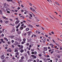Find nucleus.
<instances>
[{
    "instance_id": "1",
    "label": "nucleus",
    "mask_w": 62,
    "mask_h": 62,
    "mask_svg": "<svg viewBox=\"0 0 62 62\" xmlns=\"http://www.w3.org/2000/svg\"><path fill=\"white\" fill-rule=\"evenodd\" d=\"M31 58H32L33 59L34 58H36L37 57L36 56H34V55H32L30 56Z\"/></svg>"
},
{
    "instance_id": "2",
    "label": "nucleus",
    "mask_w": 62,
    "mask_h": 62,
    "mask_svg": "<svg viewBox=\"0 0 62 62\" xmlns=\"http://www.w3.org/2000/svg\"><path fill=\"white\" fill-rule=\"evenodd\" d=\"M32 33V32L31 31H28L27 33L28 34V36H30L31 35V34Z\"/></svg>"
},
{
    "instance_id": "3",
    "label": "nucleus",
    "mask_w": 62,
    "mask_h": 62,
    "mask_svg": "<svg viewBox=\"0 0 62 62\" xmlns=\"http://www.w3.org/2000/svg\"><path fill=\"white\" fill-rule=\"evenodd\" d=\"M30 9L31 10H32L33 11H35V10L32 7H31L30 8Z\"/></svg>"
},
{
    "instance_id": "4",
    "label": "nucleus",
    "mask_w": 62,
    "mask_h": 62,
    "mask_svg": "<svg viewBox=\"0 0 62 62\" xmlns=\"http://www.w3.org/2000/svg\"><path fill=\"white\" fill-rule=\"evenodd\" d=\"M12 51V50H11V48H9L7 50V52H11Z\"/></svg>"
},
{
    "instance_id": "5",
    "label": "nucleus",
    "mask_w": 62,
    "mask_h": 62,
    "mask_svg": "<svg viewBox=\"0 0 62 62\" xmlns=\"http://www.w3.org/2000/svg\"><path fill=\"white\" fill-rule=\"evenodd\" d=\"M19 22L20 20H17L16 21V22H15V23H16V24H18V23H19Z\"/></svg>"
},
{
    "instance_id": "6",
    "label": "nucleus",
    "mask_w": 62,
    "mask_h": 62,
    "mask_svg": "<svg viewBox=\"0 0 62 62\" xmlns=\"http://www.w3.org/2000/svg\"><path fill=\"white\" fill-rule=\"evenodd\" d=\"M31 58V59H30L29 60V62H31V61H32L33 60V58Z\"/></svg>"
},
{
    "instance_id": "7",
    "label": "nucleus",
    "mask_w": 62,
    "mask_h": 62,
    "mask_svg": "<svg viewBox=\"0 0 62 62\" xmlns=\"http://www.w3.org/2000/svg\"><path fill=\"white\" fill-rule=\"evenodd\" d=\"M4 8H7V5H6V3H5L4 4Z\"/></svg>"
},
{
    "instance_id": "8",
    "label": "nucleus",
    "mask_w": 62,
    "mask_h": 62,
    "mask_svg": "<svg viewBox=\"0 0 62 62\" xmlns=\"http://www.w3.org/2000/svg\"><path fill=\"white\" fill-rule=\"evenodd\" d=\"M18 48H16L15 49V50L14 51L15 52H18Z\"/></svg>"
},
{
    "instance_id": "9",
    "label": "nucleus",
    "mask_w": 62,
    "mask_h": 62,
    "mask_svg": "<svg viewBox=\"0 0 62 62\" xmlns=\"http://www.w3.org/2000/svg\"><path fill=\"white\" fill-rule=\"evenodd\" d=\"M44 51H47V47H44Z\"/></svg>"
},
{
    "instance_id": "10",
    "label": "nucleus",
    "mask_w": 62,
    "mask_h": 62,
    "mask_svg": "<svg viewBox=\"0 0 62 62\" xmlns=\"http://www.w3.org/2000/svg\"><path fill=\"white\" fill-rule=\"evenodd\" d=\"M42 40H43V41H46V39L45 38H44L43 39H42Z\"/></svg>"
},
{
    "instance_id": "11",
    "label": "nucleus",
    "mask_w": 62,
    "mask_h": 62,
    "mask_svg": "<svg viewBox=\"0 0 62 62\" xmlns=\"http://www.w3.org/2000/svg\"><path fill=\"white\" fill-rule=\"evenodd\" d=\"M5 58V56H4L2 55L1 57V58L2 59H4Z\"/></svg>"
},
{
    "instance_id": "12",
    "label": "nucleus",
    "mask_w": 62,
    "mask_h": 62,
    "mask_svg": "<svg viewBox=\"0 0 62 62\" xmlns=\"http://www.w3.org/2000/svg\"><path fill=\"white\" fill-rule=\"evenodd\" d=\"M20 52L21 53H22L23 52H24V50L23 49H21L20 50Z\"/></svg>"
},
{
    "instance_id": "13",
    "label": "nucleus",
    "mask_w": 62,
    "mask_h": 62,
    "mask_svg": "<svg viewBox=\"0 0 62 62\" xmlns=\"http://www.w3.org/2000/svg\"><path fill=\"white\" fill-rule=\"evenodd\" d=\"M17 33L18 34L20 35V34L21 33V31H18L17 32Z\"/></svg>"
},
{
    "instance_id": "14",
    "label": "nucleus",
    "mask_w": 62,
    "mask_h": 62,
    "mask_svg": "<svg viewBox=\"0 0 62 62\" xmlns=\"http://www.w3.org/2000/svg\"><path fill=\"white\" fill-rule=\"evenodd\" d=\"M36 33H38V34H40V32H39L38 31H36Z\"/></svg>"
},
{
    "instance_id": "15",
    "label": "nucleus",
    "mask_w": 62,
    "mask_h": 62,
    "mask_svg": "<svg viewBox=\"0 0 62 62\" xmlns=\"http://www.w3.org/2000/svg\"><path fill=\"white\" fill-rule=\"evenodd\" d=\"M4 39H5V40H6L7 41H8V40L7 39V38H4Z\"/></svg>"
},
{
    "instance_id": "16",
    "label": "nucleus",
    "mask_w": 62,
    "mask_h": 62,
    "mask_svg": "<svg viewBox=\"0 0 62 62\" xmlns=\"http://www.w3.org/2000/svg\"><path fill=\"white\" fill-rule=\"evenodd\" d=\"M15 40H19V39L17 38H15Z\"/></svg>"
},
{
    "instance_id": "17",
    "label": "nucleus",
    "mask_w": 62,
    "mask_h": 62,
    "mask_svg": "<svg viewBox=\"0 0 62 62\" xmlns=\"http://www.w3.org/2000/svg\"><path fill=\"white\" fill-rule=\"evenodd\" d=\"M55 52H57V53H60V51H58V50H56Z\"/></svg>"
},
{
    "instance_id": "18",
    "label": "nucleus",
    "mask_w": 62,
    "mask_h": 62,
    "mask_svg": "<svg viewBox=\"0 0 62 62\" xmlns=\"http://www.w3.org/2000/svg\"><path fill=\"white\" fill-rule=\"evenodd\" d=\"M23 40L24 41V42L25 43V41L26 40V39L24 38L23 39Z\"/></svg>"
},
{
    "instance_id": "19",
    "label": "nucleus",
    "mask_w": 62,
    "mask_h": 62,
    "mask_svg": "<svg viewBox=\"0 0 62 62\" xmlns=\"http://www.w3.org/2000/svg\"><path fill=\"white\" fill-rule=\"evenodd\" d=\"M55 3L57 4V5H58V6H60V4H59V3H57V2H55Z\"/></svg>"
},
{
    "instance_id": "20",
    "label": "nucleus",
    "mask_w": 62,
    "mask_h": 62,
    "mask_svg": "<svg viewBox=\"0 0 62 62\" xmlns=\"http://www.w3.org/2000/svg\"><path fill=\"white\" fill-rule=\"evenodd\" d=\"M15 31V30L14 29L12 30V31H11V32H14Z\"/></svg>"
},
{
    "instance_id": "21",
    "label": "nucleus",
    "mask_w": 62,
    "mask_h": 62,
    "mask_svg": "<svg viewBox=\"0 0 62 62\" xmlns=\"http://www.w3.org/2000/svg\"><path fill=\"white\" fill-rule=\"evenodd\" d=\"M45 60H46L45 61H47V60H47V59H43V60L44 61H45Z\"/></svg>"
},
{
    "instance_id": "22",
    "label": "nucleus",
    "mask_w": 62,
    "mask_h": 62,
    "mask_svg": "<svg viewBox=\"0 0 62 62\" xmlns=\"http://www.w3.org/2000/svg\"><path fill=\"white\" fill-rule=\"evenodd\" d=\"M16 54H17V55H18L19 54V53L18 52H16Z\"/></svg>"
},
{
    "instance_id": "23",
    "label": "nucleus",
    "mask_w": 62,
    "mask_h": 62,
    "mask_svg": "<svg viewBox=\"0 0 62 62\" xmlns=\"http://www.w3.org/2000/svg\"><path fill=\"white\" fill-rule=\"evenodd\" d=\"M36 61L37 62H39V59H37Z\"/></svg>"
},
{
    "instance_id": "24",
    "label": "nucleus",
    "mask_w": 62,
    "mask_h": 62,
    "mask_svg": "<svg viewBox=\"0 0 62 62\" xmlns=\"http://www.w3.org/2000/svg\"><path fill=\"white\" fill-rule=\"evenodd\" d=\"M0 14L2 15V11L1 10H0Z\"/></svg>"
},
{
    "instance_id": "25",
    "label": "nucleus",
    "mask_w": 62,
    "mask_h": 62,
    "mask_svg": "<svg viewBox=\"0 0 62 62\" xmlns=\"http://www.w3.org/2000/svg\"><path fill=\"white\" fill-rule=\"evenodd\" d=\"M15 57H17V59H19V57H17V55H15Z\"/></svg>"
},
{
    "instance_id": "26",
    "label": "nucleus",
    "mask_w": 62,
    "mask_h": 62,
    "mask_svg": "<svg viewBox=\"0 0 62 62\" xmlns=\"http://www.w3.org/2000/svg\"><path fill=\"white\" fill-rule=\"evenodd\" d=\"M20 29L21 30H23V27H20Z\"/></svg>"
},
{
    "instance_id": "27",
    "label": "nucleus",
    "mask_w": 62,
    "mask_h": 62,
    "mask_svg": "<svg viewBox=\"0 0 62 62\" xmlns=\"http://www.w3.org/2000/svg\"><path fill=\"white\" fill-rule=\"evenodd\" d=\"M29 26H30V27H31L32 28H33V26H31V25H29Z\"/></svg>"
},
{
    "instance_id": "28",
    "label": "nucleus",
    "mask_w": 62,
    "mask_h": 62,
    "mask_svg": "<svg viewBox=\"0 0 62 62\" xmlns=\"http://www.w3.org/2000/svg\"><path fill=\"white\" fill-rule=\"evenodd\" d=\"M29 30V28H27L26 29V31H28Z\"/></svg>"
},
{
    "instance_id": "29",
    "label": "nucleus",
    "mask_w": 62,
    "mask_h": 62,
    "mask_svg": "<svg viewBox=\"0 0 62 62\" xmlns=\"http://www.w3.org/2000/svg\"><path fill=\"white\" fill-rule=\"evenodd\" d=\"M30 16V17H32V14H29Z\"/></svg>"
},
{
    "instance_id": "30",
    "label": "nucleus",
    "mask_w": 62,
    "mask_h": 62,
    "mask_svg": "<svg viewBox=\"0 0 62 62\" xmlns=\"http://www.w3.org/2000/svg\"><path fill=\"white\" fill-rule=\"evenodd\" d=\"M38 55L39 57H41L42 56L41 54H39Z\"/></svg>"
},
{
    "instance_id": "31",
    "label": "nucleus",
    "mask_w": 62,
    "mask_h": 62,
    "mask_svg": "<svg viewBox=\"0 0 62 62\" xmlns=\"http://www.w3.org/2000/svg\"><path fill=\"white\" fill-rule=\"evenodd\" d=\"M23 58H24V57H23V56H22L21 57V59L22 60H23Z\"/></svg>"
},
{
    "instance_id": "32",
    "label": "nucleus",
    "mask_w": 62,
    "mask_h": 62,
    "mask_svg": "<svg viewBox=\"0 0 62 62\" xmlns=\"http://www.w3.org/2000/svg\"><path fill=\"white\" fill-rule=\"evenodd\" d=\"M15 43L16 44H17V45L18 44V43L17 41H16Z\"/></svg>"
},
{
    "instance_id": "33",
    "label": "nucleus",
    "mask_w": 62,
    "mask_h": 62,
    "mask_svg": "<svg viewBox=\"0 0 62 62\" xmlns=\"http://www.w3.org/2000/svg\"><path fill=\"white\" fill-rule=\"evenodd\" d=\"M8 21H5V23H8Z\"/></svg>"
},
{
    "instance_id": "34",
    "label": "nucleus",
    "mask_w": 62,
    "mask_h": 62,
    "mask_svg": "<svg viewBox=\"0 0 62 62\" xmlns=\"http://www.w3.org/2000/svg\"><path fill=\"white\" fill-rule=\"evenodd\" d=\"M20 25H21V23H19L18 24V26L19 27L20 26Z\"/></svg>"
},
{
    "instance_id": "35",
    "label": "nucleus",
    "mask_w": 62,
    "mask_h": 62,
    "mask_svg": "<svg viewBox=\"0 0 62 62\" xmlns=\"http://www.w3.org/2000/svg\"><path fill=\"white\" fill-rule=\"evenodd\" d=\"M19 62H22V59H21V60H20L19 61Z\"/></svg>"
},
{
    "instance_id": "36",
    "label": "nucleus",
    "mask_w": 62,
    "mask_h": 62,
    "mask_svg": "<svg viewBox=\"0 0 62 62\" xmlns=\"http://www.w3.org/2000/svg\"><path fill=\"white\" fill-rule=\"evenodd\" d=\"M62 47L60 46V50H62Z\"/></svg>"
},
{
    "instance_id": "37",
    "label": "nucleus",
    "mask_w": 62,
    "mask_h": 62,
    "mask_svg": "<svg viewBox=\"0 0 62 62\" xmlns=\"http://www.w3.org/2000/svg\"><path fill=\"white\" fill-rule=\"evenodd\" d=\"M27 53L28 54H30V53H29V51H28L27 52Z\"/></svg>"
},
{
    "instance_id": "38",
    "label": "nucleus",
    "mask_w": 62,
    "mask_h": 62,
    "mask_svg": "<svg viewBox=\"0 0 62 62\" xmlns=\"http://www.w3.org/2000/svg\"><path fill=\"white\" fill-rule=\"evenodd\" d=\"M27 21H28L29 22H31V21L29 20L28 19H27Z\"/></svg>"
},
{
    "instance_id": "39",
    "label": "nucleus",
    "mask_w": 62,
    "mask_h": 62,
    "mask_svg": "<svg viewBox=\"0 0 62 62\" xmlns=\"http://www.w3.org/2000/svg\"><path fill=\"white\" fill-rule=\"evenodd\" d=\"M11 38H12V39H13V38H14V36H12L11 37Z\"/></svg>"
},
{
    "instance_id": "40",
    "label": "nucleus",
    "mask_w": 62,
    "mask_h": 62,
    "mask_svg": "<svg viewBox=\"0 0 62 62\" xmlns=\"http://www.w3.org/2000/svg\"><path fill=\"white\" fill-rule=\"evenodd\" d=\"M29 4L30 5V6H32V4L30 3H29Z\"/></svg>"
},
{
    "instance_id": "41",
    "label": "nucleus",
    "mask_w": 62,
    "mask_h": 62,
    "mask_svg": "<svg viewBox=\"0 0 62 62\" xmlns=\"http://www.w3.org/2000/svg\"><path fill=\"white\" fill-rule=\"evenodd\" d=\"M11 42H12V43H13V42H14V41L13 40H12Z\"/></svg>"
},
{
    "instance_id": "42",
    "label": "nucleus",
    "mask_w": 62,
    "mask_h": 62,
    "mask_svg": "<svg viewBox=\"0 0 62 62\" xmlns=\"http://www.w3.org/2000/svg\"><path fill=\"white\" fill-rule=\"evenodd\" d=\"M30 48H31L32 47V46H31V45H30L29 46Z\"/></svg>"
},
{
    "instance_id": "43",
    "label": "nucleus",
    "mask_w": 62,
    "mask_h": 62,
    "mask_svg": "<svg viewBox=\"0 0 62 62\" xmlns=\"http://www.w3.org/2000/svg\"><path fill=\"white\" fill-rule=\"evenodd\" d=\"M23 46H21V47L22 48H23Z\"/></svg>"
},
{
    "instance_id": "44",
    "label": "nucleus",
    "mask_w": 62,
    "mask_h": 62,
    "mask_svg": "<svg viewBox=\"0 0 62 62\" xmlns=\"http://www.w3.org/2000/svg\"><path fill=\"white\" fill-rule=\"evenodd\" d=\"M0 21L1 23H3V21L2 20H1Z\"/></svg>"
},
{
    "instance_id": "45",
    "label": "nucleus",
    "mask_w": 62,
    "mask_h": 62,
    "mask_svg": "<svg viewBox=\"0 0 62 62\" xmlns=\"http://www.w3.org/2000/svg\"><path fill=\"white\" fill-rule=\"evenodd\" d=\"M55 60L56 61H58V59H55Z\"/></svg>"
},
{
    "instance_id": "46",
    "label": "nucleus",
    "mask_w": 62,
    "mask_h": 62,
    "mask_svg": "<svg viewBox=\"0 0 62 62\" xmlns=\"http://www.w3.org/2000/svg\"><path fill=\"white\" fill-rule=\"evenodd\" d=\"M20 8H20V7H18L17 8V9L18 10H19V9H20Z\"/></svg>"
},
{
    "instance_id": "47",
    "label": "nucleus",
    "mask_w": 62,
    "mask_h": 62,
    "mask_svg": "<svg viewBox=\"0 0 62 62\" xmlns=\"http://www.w3.org/2000/svg\"><path fill=\"white\" fill-rule=\"evenodd\" d=\"M12 48H14V45H12Z\"/></svg>"
},
{
    "instance_id": "48",
    "label": "nucleus",
    "mask_w": 62,
    "mask_h": 62,
    "mask_svg": "<svg viewBox=\"0 0 62 62\" xmlns=\"http://www.w3.org/2000/svg\"><path fill=\"white\" fill-rule=\"evenodd\" d=\"M19 27L18 26H17L16 27V28L17 29H18V27Z\"/></svg>"
},
{
    "instance_id": "49",
    "label": "nucleus",
    "mask_w": 62,
    "mask_h": 62,
    "mask_svg": "<svg viewBox=\"0 0 62 62\" xmlns=\"http://www.w3.org/2000/svg\"><path fill=\"white\" fill-rule=\"evenodd\" d=\"M29 44L28 43H27L26 44V45H27V46H29Z\"/></svg>"
},
{
    "instance_id": "50",
    "label": "nucleus",
    "mask_w": 62,
    "mask_h": 62,
    "mask_svg": "<svg viewBox=\"0 0 62 62\" xmlns=\"http://www.w3.org/2000/svg\"><path fill=\"white\" fill-rule=\"evenodd\" d=\"M12 59L13 60H15V58H14V57L12 58Z\"/></svg>"
},
{
    "instance_id": "51",
    "label": "nucleus",
    "mask_w": 62,
    "mask_h": 62,
    "mask_svg": "<svg viewBox=\"0 0 62 62\" xmlns=\"http://www.w3.org/2000/svg\"><path fill=\"white\" fill-rule=\"evenodd\" d=\"M50 59H51L50 58H47V60H50Z\"/></svg>"
},
{
    "instance_id": "52",
    "label": "nucleus",
    "mask_w": 62,
    "mask_h": 62,
    "mask_svg": "<svg viewBox=\"0 0 62 62\" xmlns=\"http://www.w3.org/2000/svg\"><path fill=\"white\" fill-rule=\"evenodd\" d=\"M0 40H1V41H2V42L3 41V39H0Z\"/></svg>"
},
{
    "instance_id": "53",
    "label": "nucleus",
    "mask_w": 62,
    "mask_h": 62,
    "mask_svg": "<svg viewBox=\"0 0 62 62\" xmlns=\"http://www.w3.org/2000/svg\"><path fill=\"white\" fill-rule=\"evenodd\" d=\"M21 43L22 44H24V42L23 41V42H22Z\"/></svg>"
},
{
    "instance_id": "54",
    "label": "nucleus",
    "mask_w": 62,
    "mask_h": 62,
    "mask_svg": "<svg viewBox=\"0 0 62 62\" xmlns=\"http://www.w3.org/2000/svg\"><path fill=\"white\" fill-rule=\"evenodd\" d=\"M34 51V49H31V51L32 52H33Z\"/></svg>"
},
{
    "instance_id": "55",
    "label": "nucleus",
    "mask_w": 62,
    "mask_h": 62,
    "mask_svg": "<svg viewBox=\"0 0 62 62\" xmlns=\"http://www.w3.org/2000/svg\"><path fill=\"white\" fill-rule=\"evenodd\" d=\"M7 13H10V12L9 11H7Z\"/></svg>"
},
{
    "instance_id": "56",
    "label": "nucleus",
    "mask_w": 62,
    "mask_h": 62,
    "mask_svg": "<svg viewBox=\"0 0 62 62\" xmlns=\"http://www.w3.org/2000/svg\"><path fill=\"white\" fill-rule=\"evenodd\" d=\"M53 47H54V45L52 44V45L51 47L52 48H53Z\"/></svg>"
},
{
    "instance_id": "57",
    "label": "nucleus",
    "mask_w": 62,
    "mask_h": 62,
    "mask_svg": "<svg viewBox=\"0 0 62 62\" xmlns=\"http://www.w3.org/2000/svg\"><path fill=\"white\" fill-rule=\"evenodd\" d=\"M11 8H13V9H14V8H14V7H11Z\"/></svg>"
},
{
    "instance_id": "58",
    "label": "nucleus",
    "mask_w": 62,
    "mask_h": 62,
    "mask_svg": "<svg viewBox=\"0 0 62 62\" xmlns=\"http://www.w3.org/2000/svg\"><path fill=\"white\" fill-rule=\"evenodd\" d=\"M21 7L22 8H23V7H24V6H23V5H21Z\"/></svg>"
},
{
    "instance_id": "59",
    "label": "nucleus",
    "mask_w": 62,
    "mask_h": 62,
    "mask_svg": "<svg viewBox=\"0 0 62 62\" xmlns=\"http://www.w3.org/2000/svg\"><path fill=\"white\" fill-rule=\"evenodd\" d=\"M41 28H42V29H43V30H44V28H43V27H41Z\"/></svg>"
},
{
    "instance_id": "60",
    "label": "nucleus",
    "mask_w": 62,
    "mask_h": 62,
    "mask_svg": "<svg viewBox=\"0 0 62 62\" xmlns=\"http://www.w3.org/2000/svg\"><path fill=\"white\" fill-rule=\"evenodd\" d=\"M31 54H34V52H31Z\"/></svg>"
},
{
    "instance_id": "61",
    "label": "nucleus",
    "mask_w": 62,
    "mask_h": 62,
    "mask_svg": "<svg viewBox=\"0 0 62 62\" xmlns=\"http://www.w3.org/2000/svg\"><path fill=\"white\" fill-rule=\"evenodd\" d=\"M53 53H54V51H52L51 52V54H53Z\"/></svg>"
},
{
    "instance_id": "62",
    "label": "nucleus",
    "mask_w": 62,
    "mask_h": 62,
    "mask_svg": "<svg viewBox=\"0 0 62 62\" xmlns=\"http://www.w3.org/2000/svg\"><path fill=\"white\" fill-rule=\"evenodd\" d=\"M8 57H7L6 58V59H8Z\"/></svg>"
},
{
    "instance_id": "63",
    "label": "nucleus",
    "mask_w": 62,
    "mask_h": 62,
    "mask_svg": "<svg viewBox=\"0 0 62 62\" xmlns=\"http://www.w3.org/2000/svg\"><path fill=\"white\" fill-rule=\"evenodd\" d=\"M3 19H6V17H3Z\"/></svg>"
},
{
    "instance_id": "64",
    "label": "nucleus",
    "mask_w": 62,
    "mask_h": 62,
    "mask_svg": "<svg viewBox=\"0 0 62 62\" xmlns=\"http://www.w3.org/2000/svg\"><path fill=\"white\" fill-rule=\"evenodd\" d=\"M33 62H36V60H34L33 61Z\"/></svg>"
}]
</instances>
